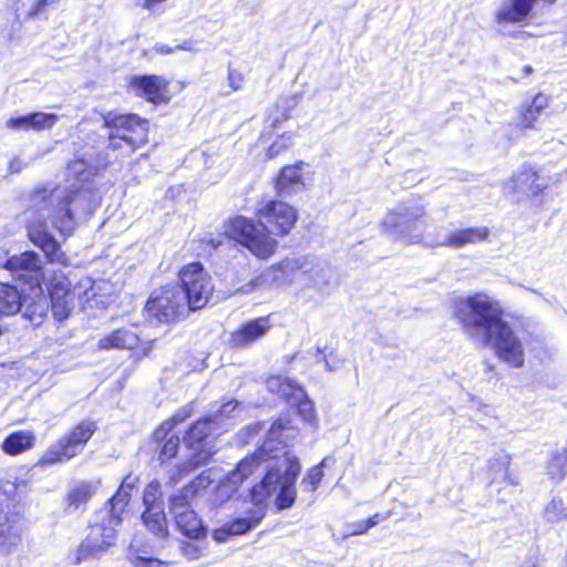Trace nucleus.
Masks as SVG:
<instances>
[{"label": "nucleus", "mask_w": 567, "mask_h": 567, "mask_svg": "<svg viewBox=\"0 0 567 567\" xmlns=\"http://www.w3.org/2000/svg\"><path fill=\"white\" fill-rule=\"evenodd\" d=\"M134 567H168V565L159 559L147 558L142 556H136L131 559Z\"/></svg>", "instance_id": "51"}, {"label": "nucleus", "mask_w": 567, "mask_h": 567, "mask_svg": "<svg viewBox=\"0 0 567 567\" xmlns=\"http://www.w3.org/2000/svg\"><path fill=\"white\" fill-rule=\"evenodd\" d=\"M226 234L241 246L247 248L259 259L270 258L278 248V241L271 236L259 220L238 216L229 220L226 226Z\"/></svg>", "instance_id": "8"}, {"label": "nucleus", "mask_w": 567, "mask_h": 567, "mask_svg": "<svg viewBox=\"0 0 567 567\" xmlns=\"http://www.w3.org/2000/svg\"><path fill=\"white\" fill-rule=\"evenodd\" d=\"M138 341L140 337L134 328L123 327L104 334L99 340L97 347L105 351L133 349Z\"/></svg>", "instance_id": "28"}, {"label": "nucleus", "mask_w": 567, "mask_h": 567, "mask_svg": "<svg viewBox=\"0 0 567 567\" xmlns=\"http://www.w3.org/2000/svg\"><path fill=\"white\" fill-rule=\"evenodd\" d=\"M131 91L154 104H166L172 95L169 82L159 75H134L128 80Z\"/></svg>", "instance_id": "20"}, {"label": "nucleus", "mask_w": 567, "mask_h": 567, "mask_svg": "<svg viewBox=\"0 0 567 567\" xmlns=\"http://www.w3.org/2000/svg\"><path fill=\"white\" fill-rule=\"evenodd\" d=\"M23 169V164L19 157H13L9 162V172L10 173H20Z\"/></svg>", "instance_id": "58"}, {"label": "nucleus", "mask_w": 567, "mask_h": 567, "mask_svg": "<svg viewBox=\"0 0 567 567\" xmlns=\"http://www.w3.org/2000/svg\"><path fill=\"white\" fill-rule=\"evenodd\" d=\"M269 317H259L239 326L230 337L236 348H246L261 339L270 330Z\"/></svg>", "instance_id": "25"}, {"label": "nucleus", "mask_w": 567, "mask_h": 567, "mask_svg": "<svg viewBox=\"0 0 567 567\" xmlns=\"http://www.w3.org/2000/svg\"><path fill=\"white\" fill-rule=\"evenodd\" d=\"M59 120L56 114L34 112L33 113V130L43 131L51 128Z\"/></svg>", "instance_id": "49"}, {"label": "nucleus", "mask_w": 567, "mask_h": 567, "mask_svg": "<svg viewBox=\"0 0 567 567\" xmlns=\"http://www.w3.org/2000/svg\"><path fill=\"white\" fill-rule=\"evenodd\" d=\"M256 215L258 220L276 236L288 235L298 219L295 207L275 199L259 203Z\"/></svg>", "instance_id": "13"}, {"label": "nucleus", "mask_w": 567, "mask_h": 567, "mask_svg": "<svg viewBox=\"0 0 567 567\" xmlns=\"http://www.w3.org/2000/svg\"><path fill=\"white\" fill-rule=\"evenodd\" d=\"M182 551L184 556L190 560L198 559L202 557L203 549L199 545L194 543H186L182 546Z\"/></svg>", "instance_id": "53"}, {"label": "nucleus", "mask_w": 567, "mask_h": 567, "mask_svg": "<svg viewBox=\"0 0 567 567\" xmlns=\"http://www.w3.org/2000/svg\"><path fill=\"white\" fill-rule=\"evenodd\" d=\"M306 266V257L286 258L281 262L265 269L254 281L248 285L250 288H243V291L248 292L255 287L260 286L281 287L284 285L291 284L298 271H307Z\"/></svg>", "instance_id": "16"}, {"label": "nucleus", "mask_w": 567, "mask_h": 567, "mask_svg": "<svg viewBox=\"0 0 567 567\" xmlns=\"http://www.w3.org/2000/svg\"><path fill=\"white\" fill-rule=\"evenodd\" d=\"M299 430L291 424L287 416L276 420L267 431V437L258 452L241 460L235 471H231L224 480L221 477L214 485V493L210 502L215 506H220L227 502L238 489L239 485L254 475L262 462L269 461L267 471L276 464L279 454L286 446L291 444L298 436Z\"/></svg>", "instance_id": "3"}, {"label": "nucleus", "mask_w": 567, "mask_h": 567, "mask_svg": "<svg viewBox=\"0 0 567 567\" xmlns=\"http://www.w3.org/2000/svg\"><path fill=\"white\" fill-rule=\"evenodd\" d=\"M489 230L487 227H474L456 230L446 236L442 241L434 240L433 246L462 248L466 245H475L487 240Z\"/></svg>", "instance_id": "29"}, {"label": "nucleus", "mask_w": 567, "mask_h": 567, "mask_svg": "<svg viewBox=\"0 0 567 567\" xmlns=\"http://www.w3.org/2000/svg\"><path fill=\"white\" fill-rule=\"evenodd\" d=\"M154 50L162 54H168L173 52V48L166 44L158 43L154 47Z\"/></svg>", "instance_id": "59"}, {"label": "nucleus", "mask_w": 567, "mask_h": 567, "mask_svg": "<svg viewBox=\"0 0 567 567\" xmlns=\"http://www.w3.org/2000/svg\"><path fill=\"white\" fill-rule=\"evenodd\" d=\"M297 105L296 97H282L280 99L275 110L269 114L268 121L272 127L281 124L290 117V111Z\"/></svg>", "instance_id": "43"}, {"label": "nucleus", "mask_w": 567, "mask_h": 567, "mask_svg": "<svg viewBox=\"0 0 567 567\" xmlns=\"http://www.w3.org/2000/svg\"><path fill=\"white\" fill-rule=\"evenodd\" d=\"M31 292V296L22 295L23 306L20 311H22L23 317L28 318L32 324L39 326L49 311V300L48 297L43 295L41 285H32Z\"/></svg>", "instance_id": "27"}, {"label": "nucleus", "mask_w": 567, "mask_h": 567, "mask_svg": "<svg viewBox=\"0 0 567 567\" xmlns=\"http://www.w3.org/2000/svg\"><path fill=\"white\" fill-rule=\"evenodd\" d=\"M290 405L298 406V413L302 417V420L311 425L317 424V415L315 411V406L312 401H310L302 389V396L298 398L297 395L291 396V401L288 402Z\"/></svg>", "instance_id": "44"}, {"label": "nucleus", "mask_w": 567, "mask_h": 567, "mask_svg": "<svg viewBox=\"0 0 567 567\" xmlns=\"http://www.w3.org/2000/svg\"><path fill=\"white\" fill-rule=\"evenodd\" d=\"M25 487L27 482L24 480H19L16 475L9 474L0 483V503L2 502L3 506L9 504L11 507L19 505L16 501L19 493Z\"/></svg>", "instance_id": "36"}, {"label": "nucleus", "mask_w": 567, "mask_h": 567, "mask_svg": "<svg viewBox=\"0 0 567 567\" xmlns=\"http://www.w3.org/2000/svg\"><path fill=\"white\" fill-rule=\"evenodd\" d=\"M266 134H261L258 144L256 145L257 148L262 147L266 150L265 153V159H272L279 154L287 151L291 144H292V134L291 133H284L276 137L275 141L270 145H266Z\"/></svg>", "instance_id": "39"}, {"label": "nucleus", "mask_w": 567, "mask_h": 567, "mask_svg": "<svg viewBox=\"0 0 567 567\" xmlns=\"http://www.w3.org/2000/svg\"><path fill=\"white\" fill-rule=\"evenodd\" d=\"M22 306V292L16 286L0 281V316L16 315Z\"/></svg>", "instance_id": "32"}, {"label": "nucleus", "mask_w": 567, "mask_h": 567, "mask_svg": "<svg viewBox=\"0 0 567 567\" xmlns=\"http://www.w3.org/2000/svg\"><path fill=\"white\" fill-rule=\"evenodd\" d=\"M162 496L161 485L157 481L151 482L144 489L143 503L145 508L163 506L159 501Z\"/></svg>", "instance_id": "48"}, {"label": "nucleus", "mask_w": 567, "mask_h": 567, "mask_svg": "<svg viewBox=\"0 0 567 567\" xmlns=\"http://www.w3.org/2000/svg\"><path fill=\"white\" fill-rule=\"evenodd\" d=\"M326 465V460H322L318 465L312 466L308 470L305 477L301 481V488L305 492H315L323 477L322 467Z\"/></svg>", "instance_id": "45"}, {"label": "nucleus", "mask_w": 567, "mask_h": 567, "mask_svg": "<svg viewBox=\"0 0 567 567\" xmlns=\"http://www.w3.org/2000/svg\"><path fill=\"white\" fill-rule=\"evenodd\" d=\"M480 346L492 347L496 355L502 361L514 368H520L524 364V349L522 341L506 321H503L492 332L491 340L487 342H481Z\"/></svg>", "instance_id": "14"}, {"label": "nucleus", "mask_w": 567, "mask_h": 567, "mask_svg": "<svg viewBox=\"0 0 567 567\" xmlns=\"http://www.w3.org/2000/svg\"><path fill=\"white\" fill-rule=\"evenodd\" d=\"M100 486L101 482L99 480L83 481L74 485L68 494L69 507L80 508L89 502Z\"/></svg>", "instance_id": "35"}, {"label": "nucleus", "mask_w": 567, "mask_h": 567, "mask_svg": "<svg viewBox=\"0 0 567 567\" xmlns=\"http://www.w3.org/2000/svg\"><path fill=\"white\" fill-rule=\"evenodd\" d=\"M491 468H496V473L509 485L518 484L517 476L509 471V461L507 457L491 461Z\"/></svg>", "instance_id": "47"}, {"label": "nucleus", "mask_w": 567, "mask_h": 567, "mask_svg": "<svg viewBox=\"0 0 567 567\" xmlns=\"http://www.w3.org/2000/svg\"><path fill=\"white\" fill-rule=\"evenodd\" d=\"M381 226L384 234L404 245L434 244L430 234L432 223L421 198L399 202L386 212Z\"/></svg>", "instance_id": "4"}, {"label": "nucleus", "mask_w": 567, "mask_h": 567, "mask_svg": "<svg viewBox=\"0 0 567 567\" xmlns=\"http://www.w3.org/2000/svg\"><path fill=\"white\" fill-rule=\"evenodd\" d=\"M518 567H545L543 559L536 555H528L525 560H523Z\"/></svg>", "instance_id": "55"}, {"label": "nucleus", "mask_w": 567, "mask_h": 567, "mask_svg": "<svg viewBox=\"0 0 567 567\" xmlns=\"http://www.w3.org/2000/svg\"><path fill=\"white\" fill-rule=\"evenodd\" d=\"M142 519L154 535L163 537L167 534V523L163 506L145 508Z\"/></svg>", "instance_id": "38"}, {"label": "nucleus", "mask_w": 567, "mask_h": 567, "mask_svg": "<svg viewBox=\"0 0 567 567\" xmlns=\"http://www.w3.org/2000/svg\"><path fill=\"white\" fill-rule=\"evenodd\" d=\"M165 1L166 0H136V3L148 11H154L161 3Z\"/></svg>", "instance_id": "57"}, {"label": "nucleus", "mask_w": 567, "mask_h": 567, "mask_svg": "<svg viewBox=\"0 0 567 567\" xmlns=\"http://www.w3.org/2000/svg\"><path fill=\"white\" fill-rule=\"evenodd\" d=\"M388 515L374 514L365 520H360L348 525V535H362L370 528L384 520Z\"/></svg>", "instance_id": "46"}, {"label": "nucleus", "mask_w": 567, "mask_h": 567, "mask_svg": "<svg viewBox=\"0 0 567 567\" xmlns=\"http://www.w3.org/2000/svg\"><path fill=\"white\" fill-rule=\"evenodd\" d=\"M4 267L18 276L20 279H30V287L41 285L42 261L38 254L33 251H25L20 255L10 257Z\"/></svg>", "instance_id": "23"}, {"label": "nucleus", "mask_w": 567, "mask_h": 567, "mask_svg": "<svg viewBox=\"0 0 567 567\" xmlns=\"http://www.w3.org/2000/svg\"><path fill=\"white\" fill-rule=\"evenodd\" d=\"M556 2L557 0H503L495 11V22L501 28L524 24L533 18L536 7L549 8Z\"/></svg>", "instance_id": "17"}, {"label": "nucleus", "mask_w": 567, "mask_h": 567, "mask_svg": "<svg viewBox=\"0 0 567 567\" xmlns=\"http://www.w3.org/2000/svg\"><path fill=\"white\" fill-rule=\"evenodd\" d=\"M138 478L133 475H126L117 492L109 501L110 508L102 513V516L109 519L110 524L118 525L122 520V514L124 513L130 499L131 493L136 487Z\"/></svg>", "instance_id": "26"}, {"label": "nucleus", "mask_w": 567, "mask_h": 567, "mask_svg": "<svg viewBox=\"0 0 567 567\" xmlns=\"http://www.w3.org/2000/svg\"><path fill=\"white\" fill-rule=\"evenodd\" d=\"M7 127L14 131H29L33 130V113L28 115L11 117L7 122Z\"/></svg>", "instance_id": "50"}, {"label": "nucleus", "mask_w": 567, "mask_h": 567, "mask_svg": "<svg viewBox=\"0 0 567 567\" xmlns=\"http://www.w3.org/2000/svg\"><path fill=\"white\" fill-rule=\"evenodd\" d=\"M179 289L185 296L186 305L190 310L204 308L213 291L214 285L210 275L200 262H190L179 270Z\"/></svg>", "instance_id": "10"}, {"label": "nucleus", "mask_w": 567, "mask_h": 567, "mask_svg": "<svg viewBox=\"0 0 567 567\" xmlns=\"http://www.w3.org/2000/svg\"><path fill=\"white\" fill-rule=\"evenodd\" d=\"M117 527L118 525L110 524L109 519L102 516L100 522L91 526L86 538L71 554L72 561L80 564L106 554L116 543Z\"/></svg>", "instance_id": "11"}, {"label": "nucleus", "mask_w": 567, "mask_h": 567, "mask_svg": "<svg viewBox=\"0 0 567 567\" xmlns=\"http://www.w3.org/2000/svg\"><path fill=\"white\" fill-rule=\"evenodd\" d=\"M95 430L96 426L93 422L85 421L76 425L70 435L61 440L71 451H74L75 456L81 452L83 445L90 440Z\"/></svg>", "instance_id": "33"}, {"label": "nucleus", "mask_w": 567, "mask_h": 567, "mask_svg": "<svg viewBox=\"0 0 567 567\" xmlns=\"http://www.w3.org/2000/svg\"><path fill=\"white\" fill-rule=\"evenodd\" d=\"M548 186L547 179L542 177L536 169L524 166L506 182L505 189L508 195L520 199L523 197H535L547 189Z\"/></svg>", "instance_id": "19"}, {"label": "nucleus", "mask_w": 567, "mask_h": 567, "mask_svg": "<svg viewBox=\"0 0 567 567\" xmlns=\"http://www.w3.org/2000/svg\"><path fill=\"white\" fill-rule=\"evenodd\" d=\"M190 410L177 412L169 420L163 422L154 432V440L158 443V460L164 463L171 460L177 453L179 446V437L173 433L174 426L187 419Z\"/></svg>", "instance_id": "22"}, {"label": "nucleus", "mask_w": 567, "mask_h": 567, "mask_svg": "<svg viewBox=\"0 0 567 567\" xmlns=\"http://www.w3.org/2000/svg\"><path fill=\"white\" fill-rule=\"evenodd\" d=\"M238 408V402L235 400H229L221 404L219 410L216 412L214 416H212L213 420H215V423H217L218 419L228 417L231 415L233 412Z\"/></svg>", "instance_id": "52"}, {"label": "nucleus", "mask_w": 567, "mask_h": 567, "mask_svg": "<svg viewBox=\"0 0 567 567\" xmlns=\"http://www.w3.org/2000/svg\"><path fill=\"white\" fill-rule=\"evenodd\" d=\"M208 244L212 246L213 249H217L221 245V240L209 239Z\"/></svg>", "instance_id": "60"}, {"label": "nucleus", "mask_w": 567, "mask_h": 567, "mask_svg": "<svg viewBox=\"0 0 567 567\" xmlns=\"http://www.w3.org/2000/svg\"><path fill=\"white\" fill-rule=\"evenodd\" d=\"M146 310L158 321L169 322L185 315L188 306L178 286H166L155 290L146 302Z\"/></svg>", "instance_id": "12"}, {"label": "nucleus", "mask_w": 567, "mask_h": 567, "mask_svg": "<svg viewBox=\"0 0 567 567\" xmlns=\"http://www.w3.org/2000/svg\"><path fill=\"white\" fill-rule=\"evenodd\" d=\"M186 494L176 495L171 499V512L174 515L177 528L188 538L199 539L205 535L197 514L190 509Z\"/></svg>", "instance_id": "21"}, {"label": "nucleus", "mask_w": 567, "mask_h": 567, "mask_svg": "<svg viewBox=\"0 0 567 567\" xmlns=\"http://www.w3.org/2000/svg\"><path fill=\"white\" fill-rule=\"evenodd\" d=\"M266 385L270 392L278 394L287 402L291 401L292 395L302 396V388L288 378L280 375L269 377Z\"/></svg>", "instance_id": "34"}, {"label": "nucleus", "mask_w": 567, "mask_h": 567, "mask_svg": "<svg viewBox=\"0 0 567 567\" xmlns=\"http://www.w3.org/2000/svg\"><path fill=\"white\" fill-rule=\"evenodd\" d=\"M550 99L548 95L538 93L532 102L523 106L519 112L518 123L520 130H533L539 115L549 106Z\"/></svg>", "instance_id": "30"}, {"label": "nucleus", "mask_w": 567, "mask_h": 567, "mask_svg": "<svg viewBox=\"0 0 567 567\" xmlns=\"http://www.w3.org/2000/svg\"><path fill=\"white\" fill-rule=\"evenodd\" d=\"M453 311L463 331L477 344L491 340L492 332L504 321L499 303L483 292L457 298Z\"/></svg>", "instance_id": "5"}, {"label": "nucleus", "mask_w": 567, "mask_h": 567, "mask_svg": "<svg viewBox=\"0 0 567 567\" xmlns=\"http://www.w3.org/2000/svg\"><path fill=\"white\" fill-rule=\"evenodd\" d=\"M69 175L76 176L70 185L37 190L32 197L33 205L41 217L62 236H71L80 224L86 221L97 206V197L84 182L90 173L84 162H74L68 166Z\"/></svg>", "instance_id": "1"}, {"label": "nucleus", "mask_w": 567, "mask_h": 567, "mask_svg": "<svg viewBox=\"0 0 567 567\" xmlns=\"http://www.w3.org/2000/svg\"><path fill=\"white\" fill-rule=\"evenodd\" d=\"M264 426L260 423L255 424L250 431L256 435Z\"/></svg>", "instance_id": "61"}, {"label": "nucleus", "mask_w": 567, "mask_h": 567, "mask_svg": "<svg viewBox=\"0 0 567 567\" xmlns=\"http://www.w3.org/2000/svg\"><path fill=\"white\" fill-rule=\"evenodd\" d=\"M301 470L297 456L288 451H282V457H278L260 483L254 485L250 489L251 502L256 508L248 517H238L227 523L213 533V538L223 543L230 536H239L255 528L265 515L267 499L275 496L276 505L280 509L289 508L296 499L295 483Z\"/></svg>", "instance_id": "2"}, {"label": "nucleus", "mask_w": 567, "mask_h": 567, "mask_svg": "<svg viewBox=\"0 0 567 567\" xmlns=\"http://www.w3.org/2000/svg\"><path fill=\"white\" fill-rule=\"evenodd\" d=\"M567 475V450L561 449L551 453L547 466L546 476L554 483L558 484L565 480Z\"/></svg>", "instance_id": "37"}, {"label": "nucleus", "mask_w": 567, "mask_h": 567, "mask_svg": "<svg viewBox=\"0 0 567 567\" xmlns=\"http://www.w3.org/2000/svg\"><path fill=\"white\" fill-rule=\"evenodd\" d=\"M35 444V435L31 431H16L1 443V450L10 456L20 455L31 450Z\"/></svg>", "instance_id": "31"}, {"label": "nucleus", "mask_w": 567, "mask_h": 567, "mask_svg": "<svg viewBox=\"0 0 567 567\" xmlns=\"http://www.w3.org/2000/svg\"><path fill=\"white\" fill-rule=\"evenodd\" d=\"M243 83L244 75L241 74V72L233 69L228 71V84L233 89V91L241 90Z\"/></svg>", "instance_id": "54"}, {"label": "nucleus", "mask_w": 567, "mask_h": 567, "mask_svg": "<svg viewBox=\"0 0 567 567\" xmlns=\"http://www.w3.org/2000/svg\"><path fill=\"white\" fill-rule=\"evenodd\" d=\"M28 234L30 240L40 247L51 262L68 265L69 259L62 251L54 237L47 230L45 224L32 221L29 225Z\"/></svg>", "instance_id": "24"}, {"label": "nucleus", "mask_w": 567, "mask_h": 567, "mask_svg": "<svg viewBox=\"0 0 567 567\" xmlns=\"http://www.w3.org/2000/svg\"><path fill=\"white\" fill-rule=\"evenodd\" d=\"M543 518L550 524L567 520V507L561 497L554 496L543 509Z\"/></svg>", "instance_id": "42"}, {"label": "nucleus", "mask_w": 567, "mask_h": 567, "mask_svg": "<svg viewBox=\"0 0 567 567\" xmlns=\"http://www.w3.org/2000/svg\"><path fill=\"white\" fill-rule=\"evenodd\" d=\"M109 130V148L131 154L147 142V121L135 114L107 113L103 116Z\"/></svg>", "instance_id": "6"}, {"label": "nucleus", "mask_w": 567, "mask_h": 567, "mask_svg": "<svg viewBox=\"0 0 567 567\" xmlns=\"http://www.w3.org/2000/svg\"><path fill=\"white\" fill-rule=\"evenodd\" d=\"M221 477V473L218 468H209L204 471L200 475H198L192 483L190 487L185 488L183 494H186L188 491V496L200 494L202 492L207 491Z\"/></svg>", "instance_id": "41"}, {"label": "nucleus", "mask_w": 567, "mask_h": 567, "mask_svg": "<svg viewBox=\"0 0 567 567\" xmlns=\"http://www.w3.org/2000/svg\"><path fill=\"white\" fill-rule=\"evenodd\" d=\"M102 284L84 277L72 287L66 277L55 276L49 286L51 309L54 318L60 321L66 319L75 307V301L83 302L95 298Z\"/></svg>", "instance_id": "7"}, {"label": "nucleus", "mask_w": 567, "mask_h": 567, "mask_svg": "<svg viewBox=\"0 0 567 567\" xmlns=\"http://www.w3.org/2000/svg\"><path fill=\"white\" fill-rule=\"evenodd\" d=\"M212 417L196 422L184 437L188 460L181 465V472H189L205 464L216 452Z\"/></svg>", "instance_id": "9"}, {"label": "nucleus", "mask_w": 567, "mask_h": 567, "mask_svg": "<svg viewBox=\"0 0 567 567\" xmlns=\"http://www.w3.org/2000/svg\"><path fill=\"white\" fill-rule=\"evenodd\" d=\"M25 522L20 505L0 503V553L11 554L22 542Z\"/></svg>", "instance_id": "15"}, {"label": "nucleus", "mask_w": 567, "mask_h": 567, "mask_svg": "<svg viewBox=\"0 0 567 567\" xmlns=\"http://www.w3.org/2000/svg\"><path fill=\"white\" fill-rule=\"evenodd\" d=\"M176 49H179V50H190L189 45H187L186 43L183 44V45H177Z\"/></svg>", "instance_id": "62"}, {"label": "nucleus", "mask_w": 567, "mask_h": 567, "mask_svg": "<svg viewBox=\"0 0 567 567\" xmlns=\"http://www.w3.org/2000/svg\"><path fill=\"white\" fill-rule=\"evenodd\" d=\"M48 3H49L48 0H38V1H35L33 3L32 8L29 11V16L32 17V18L37 17L38 14H40L45 9Z\"/></svg>", "instance_id": "56"}, {"label": "nucleus", "mask_w": 567, "mask_h": 567, "mask_svg": "<svg viewBox=\"0 0 567 567\" xmlns=\"http://www.w3.org/2000/svg\"><path fill=\"white\" fill-rule=\"evenodd\" d=\"M312 182L310 167L305 162H298L281 168L275 188L280 197H292L308 188Z\"/></svg>", "instance_id": "18"}, {"label": "nucleus", "mask_w": 567, "mask_h": 567, "mask_svg": "<svg viewBox=\"0 0 567 567\" xmlns=\"http://www.w3.org/2000/svg\"><path fill=\"white\" fill-rule=\"evenodd\" d=\"M74 457V451H71L62 440H59L55 444L42 455L39 461L40 465H51L64 461H69Z\"/></svg>", "instance_id": "40"}]
</instances>
